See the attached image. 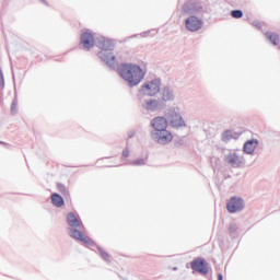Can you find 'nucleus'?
<instances>
[{
	"label": "nucleus",
	"mask_w": 280,
	"mask_h": 280,
	"mask_svg": "<svg viewBox=\"0 0 280 280\" xmlns=\"http://www.w3.org/2000/svg\"><path fill=\"white\" fill-rule=\"evenodd\" d=\"M57 189L62 194L63 196H69V190H67V187L62 184H57Z\"/></svg>",
	"instance_id": "nucleus-19"
},
{
	"label": "nucleus",
	"mask_w": 280,
	"mask_h": 280,
	"mask_svg": "<svg viewBox=\"0 0 280 280\" xmlns=\"http://www.w3.org/2000/svg\"><path fill=\"white\" fill-rule=\"evenodd\" d=\"M70 237H73V240H78L79 242H83V244H93V240H91L89 236H85L84 233H82L80 230H72Z\"/></svg>",
	"instance_id": "nucleus-12"
},
{
	"label": "nucleus",
	"mask_w": 280,
	"mask_h": 280,
	"mask_svg": "<svg viewBox=\"0 0 280 280\" xmlns=\"http://www.w3.org/2000/svg\"><path fill=\"white\" fill-rule=\"evenodd\" d=\"M231 15L233 16V19H242V16H244V13L242 12V10H234L231 12Z\"/></svg>",
	"instance_id": "nucleus-20"
},
{
	"label": "nucleus",
	"mask_w": 280,
	"mask_h": 280,
	"mask_svg": "<svg viewBox=\"0 0 280 280\" xmlns=\"http://www.w3.org/2000/svg\"><path fill=\"white\" fill-rule=\"evenodd\" d=\"M132 165H137V166H139V165H145V160H143V159H138V160H136V161L132 162Z\"/></svg>",
	"instance_id": "nucleus-22"
},
{
	"label": "nucleus",
	"mask_w": 280,
	"mask_h": 280,
	"mask_svg": "<svg viewBox=\"0 0 280 280\" xmlns=\"http://www.w3.org/2000/svg\"><path fill=\"white\" fill-rule=\"evenodd\" d=\"M151 126L155 130V132H161L167 129V119H165L164 117H156L152 120Z\"/></svg>",
	"instance_id": "nucleus-8"
},
{
	"label": "nucleus",
	"mask_w": 280,
	"mask_h": 280,
	"mask_svg": "<svg viewBox=\"0 0 280 280\" xmlns=\"http://www.w3.org/2000/svg\"><path fill=\"white\" fill-rule=\"evenodd\" d=\"M257 140H249L244 144V152L246 154H253L255 152V148H257Z\"/></svg>",
	"instance_id": "nucleus-16"
},
{
	"label": "nucleus",
	"mask_w": 280,
	"mask_h": 280,
	"mask_svg": "<svg viewBox=\"0 0 280 280\" xmlns=\"http://www.w3.org/2000/svg\"><path fill=\"white\" fill-rule=\"evenodd\" d=\"M170 121L173 128H183V126H185V120L183 119V116H180L176 112L171 113Z\"/></svg>",
	"instance_id": "nucleus-10"
},
{
	"label": "nucleus",
	"mask_w": 280,
	"mask_h": 280,
	"mask_svg": "<svg viewBox=\"0 0 280 280\" xmlns=\"http://www.w3.org/2000/svg\"><path fill=\"white\" fill-rule=\"evenodd\" d=\"M141 91L143 95H149V96H154L159 91H161V81L159 80H153L149 83H145L142 85Z\"/></svg>",
	"instance_id": "nucleus-3"
},
{
	"label": "nucleus",
	"mask_w": 280,
	"mask_h": 280,
	"mask_svg": "<svg viewBox=\"0 0 280 280\" xmlns=\"http://www.w3.org/2000/svg\"><path fill=\"white\" fill-rule=\"evenodd\" d=\"M223 141H229V139H233V131L228 130L222 135Z\"/></svg>",
	"instance_id": "nucleus-21"
},
{
	"label": "nucleus",
	"mask_w": 280,
	"mask_h": 280,
	"mask_svg": "<svg viewBox=\"0 0 280 280\" xmlns=\"http://www.w3.org/2000/svg\"><path fill=\"white\" fill-rule=\"evenodd\" d=\"M255 25H256L258 28H261V23L258 22V23H256Z\"/></svg>",
	"instance_id": "nucleus-27"
},
{
	"label": "nucleus",
	"mask_w": 280,
	"mask_h": 280,
	"mask_svg": "<svg viewBox=\"0 0 280 280\" xmlns=\"http://www.w3.org/2000/svg\"><path fill=\"white\" fill-rule=\"evenodd\" d=\"M97 47L98 49H101V51L98 52V57L101 58V60H103V62H105L109 67H115V65H117V59L113 54V49H115L113 40L101 38L97 42Z\"/></svg>",
	"instance_id": "nucleus-2"
},
{
	"label": "nucleus",
	"mask_w": 280,
	"mask_h": 280,
	"mask_svg": "<svg viewBox=\"0 0 280 280\" xmlns=\"http://www.w3.org/2000/svg\"><path fill=\"white\" fill-rule=\"evenodd\" d=\"M101 257H103V259H105V260H108L109 255H108V253L101 250Z\"/></svg>",
	"instance_id": "nucleus-25"
},
{
	"label": "nucleus",
	"mask_w": 280,
	"mask_h": 280,
	"mask_svg": "<svg viewBox=\"0 0 280 280\" xmlns=\"http://www.w3.org/2000/svg\"><path fill=\"white\" fill-rule=\"evenodd\" d=\"M67 223L72 228V229H82V221L80 220V217L75 215V213L70 212L67 214Z\"/></svg>",
	"instance_id": "nucleus-11"
},
{
	"label": "nucleus",
	"mask_w": 280,
	"mask_h": 280,
	"mask_svg": "<svg viewBox=\"0 0 280 280\" xmlns=\"http://www.w3.org/2000/svg\"><path fill=\"white\" fill-rule=\"evenodd\" d=\"M16 106H19V103L16 101H13V103L11 105L12 113H16Z\"/></svg>",
	"instance_id": "nucleus-23"
},
{
	"label": "nucleus",
	"mask_w": 280,
	"mask_h": 280,
	"mask_svg": "<svg viewBox=\"0 0 280 280\" xmlns=\"http://www.w3.org/2000/svg\"><path fill=\"white\" fill-rule=\"evenodd\" d=\"M155 137L159 143H163L164 145L171 143L174 139V135L167 129H163L162 131L155 132Z\"/></svg>",
	"instance_id": "nucleus-7"
},
{
	"label": "nucleus",
	"mask_w": 280,
	"mask_h": 280,
	"mask_svg": "<svg viewBox=\"0 0 280 280\" xmlns=\"http://www.w3.org/2000/svg\"><path fill=\"white\" fill-rule=\"evenodd\" d=\"M122 156H125V159H128V158L130 156V150L125 149V150L122 151Z\"/></svg>",
	"instance_id": "nucleus-24"
},
{
	"label": "nucleus",
	"mask_w": 280,
	"mask_h": 280,
	"mask_svg": "<svg viewBox=\"0 0 280 280\" xmlns=\"http://www.w3.org/2000/svg\"><path fill=\"white\" fill-rule=\"evenodd\" d=\"M218 280H223L222 273H218Z\"/></svg>",
	"instance_id": "nucleus-26"
},
{
	"label": "nucleus",
	"mask_w": 280,
	"mask_h": 280,
	"mask_svg": "<svg viewBox=\"0 0 280 280\" xmlns=\"http://www.w3.org/2000/svg\"><path fill=\"white\" fill-rule=\"evenodd\" d=\"M225 163H228V165H231V167H240V165H242V159H240V155H237L236 153H230L225 158Z\"/></svg>",
	"instance_id": "nucleus-13"
},
{
	"label": "nucleus",
	"mask_w": 280,
	"mask_h": 280,
	"mask_svg": "<svg viewBox=\"0 0 280 280\" xmlns=\"http://www.w3.org/2000/svg\"><path fill=\"white\" fill-rule=\"evenodd\" d=\"M81 44L85 49H91L95 45V37L93 34L85 32L81 35Z\"/></svg>",
	"instance_id": "nucleus-9"
},
{
	"label": "nucleus",
	"mask_w": 280,
	"mask_h": 280,
	"mask_svg": "<svg viewBox=\"0 0 280 280\" xmlns=\"http://www.w3.org/2000/svg\"><path fill=\"white\" fill-rule=\"evenodd\" d=\"M190 266L196 272H200V275H209V267H207V261L202 258L191 261Z\"/></svg>",
	"instance_id": "nucleus-6"
},
{
	"label": "nucleus",
	"mask_w": 280,
	"mask_h": 280,
	"mask_svg": "<svg viewBox=\"0 0 280 280\" xmlns=\"http://www.w3.org/2000/svg\"><path fill=\"white\" fill-rule=\"evenodd\" d=\"M266 38L272 43V45L277 46L279 45V34L277 33H266Z\"/></svg>",
	"instance_id": "nucleus-17"
},
{
	"label": "nucleus",
	"mask_w": 280,
	"mask_h": 280,
	"mask_svg": "<svg viewBox=\"0 0 280 280\" xmlns=\"http://www.w3.org/2000/svg\"><path fill=\"white\" fill-rule=\"evenodd\" d=\"M50 200L54 207H57V208L65 207V199L58 192L52 194L50 197Z\"/></svg>",
	"instance_id": "nucleus-15"
},
{
	"label": "nucleus",
	"mask_w": 280,
	"mask_h": 280,
	"mask_svg": "<svg viewBox=\"0 0 280 280\" xmlns=\"http://www.w3.org/2000/svg\"><path fill=\"white\" fill-rule=\"evenodd\" d=\"M150 104H154V101H151L150 103H148V106H150Z\"/></svg>",
	"instance_id": "nucleus-28"
},
{
	"label": "nucleus",
	"mask_w": 280,
	"mask_h": 280,
	"mask_svg": "<svg viewBox=\"0 0 280 280\" xmlns=\"http://www.w3.org/2000/svg\"><path fill=\"white\" fill-rule=\"evenodd\" d=\"M185 25L189 32H198V30H202V20L191 15L186 20Z\"/></svg>",
	"instance_id": "nucleus-5"
},
{
	"label": "nucleus",
	"mask_w": 280,
	"mask_h": 280,
	"mask_svg": "<svg viewBox=\"0 0 280 280\" xmlns=\"http://www.w3.org/2000/svg\"><path fill=\"white\" fill-rule=\"evenodd\" d=\"M226 209L229 213H237V211H242L244 209V199L232 197L226 203Z\"/></svg>",
	"instance_id": "nucleus-4"
},
{
	"label": "nucleus",
	"mask_w": 280,
	"mask_h": 280,
	"mask_svg": "<svg viewBox=\"0 0 280 280\" xmlns=\"http://www.w3.org/2000/svg\"><path fill=\"white\" fill-rule=\"evenodd\" d=\"M201 10V7L198 5V3H186L183 7L184 14H191L194 12H199Z\"/></svg>",
	"instance_id": "nucleus-14"
},
{
	"label": "nucleus",
	"mask_w": 280,
	"mask_h": 280,
	"mask_svg": "<svg viewBox=\"0 0 280 280\" xmlns=\"http://www.w3.org/2000/svg\"><path fill=\"white\" fill-rule=\"evenodd\" d=\"M162 95L164 102H170L171 100H174V95L172 94V91H170V89H164Z\"/></svg>",
	"instance_id": "nucleus-18"
},
{
	"label": "nucleus",
	"mask_w": 280,
	"mask_h": 280,
	"mask_svg": "<svg viewBox=\"0 0 280 280\" xmlns=\"http://www.w3.org/2000/svg\"><path fill=\"white\" fill-rule=\"evenodd\" d=\"M119 75L125 82H128L129 86H137L143 82L145 72L138 65L122 63L119 68Z\"/></svg>",
	"instance_id": "nucleus-1"
}]
</instances>
